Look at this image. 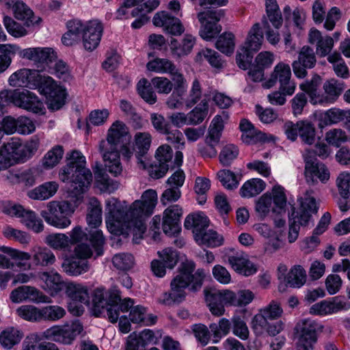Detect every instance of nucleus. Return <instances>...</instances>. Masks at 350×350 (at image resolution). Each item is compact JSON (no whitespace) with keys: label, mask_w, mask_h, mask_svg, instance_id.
I'll return each instance as SVG.
<instances>
[{"label":"nucleus","mask_w":350,"mask_h":350,"mask_svg":"<svg viewBox=\"0 0 350 350\" xmlns=\"http://www.w3.org/2000/svg\"><path fill=\"white\" fill-rule=\"evenodd\" d=\"M69 161L59 173L62 182L70 181L72 191L67 200L51 201L41 211L46 223L58 229H65L71 224L70 217L83 201V194L92 181L91 171L86 167L85 157L77 150L70 152Z\"/></svg>","instance_id":"1"},{"label":"nucleus","mask_w":350,"mask_h":350,"mask_svg":"<svg viewBox=\"0 0 350 350\" xmlns=\"http://www.w3.org/2000/svg\"><path fill=\"white\" fill-rule=\"evenodd\" d=\"M158 196L154 189L145 191L140 200L130 205L116 198L106 202V224L108 230L115 235L133 236L135 242L143 237L146 230V219L154 212Z\"/></svg>","instance_id":"2"},{"label":"nucleus","mask_w":350,"mask_h":350,"mask_svg":"<svg viewBox=\"0 0 350 350\" xmlns=\"http://www.w3.org/2000/svg\"><path fill=\"white\" fill-rule=\"evenodd\" d=\"M195 264L187 261L181 264L178 274L172 280L170 292L165 293L160 301L165 305H172L183 301L186 297V288L196 291L201 288L206 273L199 269L194 273Z\"/></svg>","instance_id":"3"},{"label":"nucleus","mask_w":350,"mask_h":350,"mask_svg":"<svg viewBox=\"0 0 350 350\" xmlns=\"http://www.w3.org/2000/svg\"><path fill=\"white\" fill-rule=\"evenodd\" d=\"M129 135V130L126 125L117 120L108 129L107 141L103 140L99 144V150L103 154L105 167L114 176L120 174L122 171L120 158L121 153L118 150V146L129 143V140L124 143Z\"/></svg>","instance_id":"4"},{"label":"nucleus","mask_w":350,"mask_h":350,"mask_svg":"<svg viewBox=\"0 0 350 350\" xmlns=\"http://www.w3.org/2000/svg\"><path fill=\"white\" fill-rule=\"evenodd\" d=\"M227 3L228 0H199L195 9L198 11L197 17L201 24L200 34L204 40H209L221 31V27L218 23L224 16V11L223 10H202L209 8L211 5L224 6Z\"/></svg>","instance_id":"5"},{"label":"nucleus","mask_w":350,"mask_h":350,"mask_svg":"<svg viewBox=\"0 0 350 350\" xmlns=\"http://www.w3.org/2000/svg\"><path fill=\"white\" fill-rule=\"evenodd\" d=\"M299 206L293 211L290 218L288 241L294 243L298 238L300 226H307L312 215L317 212L315 199L306 193L298 199Z\"/></svg>","instance_id":"6"},{"label":"nucleus","mask_w":350,"mask_h":350,"mask_svg":"<svg viewBox=\"0 0 350 350\" xmlns=\"http://www.w3.org/2000/svg\"><path fill=\"white\" fill-rule=\"evenodd\" d=\"M120 300V290L114 286L106 291L103 287L96 288L92 295L93 311L100 317L106 310L108 319L116 323L119 319L117 302Z\"/></svg>","instance_id":"7"},{"label":"nucleus","mask_w":350,"mask_h":350,"mask_svg":"<svg viewBox=\"0 0 350 350\" xmlns=\"http://www.w3.org/2000/svg\"><path fill=\"white\" fill-rule=\"evenodd\" d=\"M263 41L264 37L260 23H256L249 30L245 41L237 55V63L240 68L247 69L252 59V54L260 49Z\"/></svg>","instance_id":"8"},{"label":"nucleus","mask_w":350,"mask_h":350,"mask_svg":"<svg viewBox=\"0 0 350 350\" xmlns=\"http://www.w3.org/2000/svg\"><path fill=\"white\" fill-rule=\"evenodd\" d=\"M92 256V251L85 243H79L74 249L72 256H66L62 264L63 271L70 276H78L88 271V259Z\"/></svg>","instance_id":"9"},{"label":"nucleus","mask_w":350,"mask_h":350,"mask_svg":"<svg viewBox=\"0 0 350 350\" xmlns=\"http://www.w3.org/2000/svg\"><path fill=\"white\" fill-rule=\"evenodd\" d=\"M40 138L33 135L23 143L19 138L12 137L2 146L5 152L18 163H23L31 158L40 147Z\"/></svg>","instance_id":"10"},{"label":"nucleus","mask_w":350,"mask_h":350,"mask_svg":"<svg viewBox=\"0 0 350 350\" xmlns=\"http://www.w3.org/2000/svg\"><path fill=\"white\" fill-rule=\"evenodd\" d=\"M1 210L3 213L11 215L21 217L22 223L36 233L44 230V224L36 213L32 211H27L21 205L10 202L2 203Z\"/></svg>","instance_id":"11"},{"label":"nucleus","mask_w":350,"mask_h":350,"mask_svg":"<svg viewBox=\"0 0 350 350\" xmlns=\"http://www.w3.org/2000/svg\"><path fill=\"white\" fill-rule=\"evenodd\" d=\"M151 143L152 135L149 132H137L133 136V148H131L129 143H126L120 146V152L127 161L135 153L138 162L142 163V158L148 152Z\"/></svg>","instance_id":"12"},{"label":"nucleus","mask_w":350,"mask_h":350,"mask_svg":"<svg viewBox=\"0 0 350 350\" xmlns=\"http://www.w3.org/2000/svg\"><path fill=\"white\" fill-rule=\"evenodd\" d=\"M321 327L316 321L304 319L297 323V350H312L317 340V332Z\"/></svg>","instance_id":"13"},{"label":"nucleus","mask_w":350,"mask_h":350,"mask_svg":"<svg viewBox=\"0 0 350 350\" xmlns=\"http://www.w3.org/2000/svg\"><path fill=\"white\" fill-rule=\"evenodd\" d=\"M10 298L14 303L48 304L51 302V298L38 288L28 285L21 286L14 289L10 293Z\"/></svg>","instance_id":"14"},{"label":"nucleus","mask_w":350,"mask_h":350,"mask_svg":"<svg viewBox=\"0 0 350 350\" xmlns=\"http://www.w3.org/2000/svg\"><path fill=\"white\" fill-rule=\"evenodd\" d=\"M311 151L308 150L304 154L305 161V176L307 182L315 183H325L329 178L328 168L321 162L311 157Z\"/></svg>","instance_id":"15"},{"label":"nucleus","mask_w":350,"mask_h":350,"mask_svg":"<svg viewBox=\"0 0 350 350\" xmlns=\"http://www.w3.org/2000/svg\"><path fill=\"white\" fill-rule=\"evenodd\" d=\"M350 308V303L345 297L336 296L313 304L310 313L315 315L325 316L337 313Z\"/></svg>","instance_id":"16"},{"label":"nucleus","mask_w":350,"mask_h":350,"mask_svg":"<svg viewBox=\"0 0 350 350\" xmlns=\"http://www.w3.org/2000/svg\"><path fill=\"white\" fill-rule=\"evenodd\" d=\"M316 63V53L310 46L305 45L299 50L297 59L292 63L293 72L297 78L304 79L308 75L307 69L314 68Z\"/></svg>","instance_id":"17"},{"label":"nucleus","mask_w":350,"mask_h":350,"mask_svg":"<svg viewBox=\"0 0 350 350\" xmlns=\"http://www.w3.org/2000/svg\"><path fill=\"white\" fill-rule=\"evenodd\" d=\"M205 301L211 314L216 317L225 313V306H230L229 290L204 291Z\"/></svg>","instance_id":"18"},{"label":"nucleus","mask_w":350,"mask_h":350,"mask_svg":"<svg viewBox=\"0 0 350 350\" xmlns=\"http://www.w3.org/2000/svg\"><path fill=\"white\" fill-rule=\"evenodd\" d=\"M103 31V24L98 20H92L85 23L82 34V42L85 50L92 51L98 46Z\"/></svg>","instance_id":"19"},{"label":"nucleus","mask_w":350,"mask_h":350,"mask_svg":"<svg viewBox=\"0 0 350 350\" xmlns=\"http://www.w3.org/2000/svg\"><path fill=\"white\" fill-rule=\"evenodd\" d=\"M18 55L23 59L33 62L35 64H46L52 62L57 57L56 53L49 47H31L21 49L19 47Z\"/></svg>","instance_id":"20"},{"label":"nucleus","mask_w":350,"mask_h":350,"mask_svg":"<svg viewBox=\"0 0 350 350\" xmlns=\"http://www.w3.org/2000/svg\"><path fill=\"white\" fill-rule=\"evenodd\" d=\"M318 121L321 129L340 122H343L345 126H350V109L330 108L319 114Z\"/></svg>","instance_id":"21"},{"label":"nucleus","mask_w":350,"mask_h":350,"mask_svg":"<svg viewBox=\"0 0 350 350\" xmlns=\"http://www.w3.org/2000/svg\"><path fill=\"white\" fill-rule=\"evenodd\" d=\"M308 42L315 46V53L320 57L329 56L334 46V38L329 36H323L321 32L312 28L308 36Z\"/></svg>","instance_id":"22"},{"label":"nucleus","mask_w":350,"mask_h":350,"mask_svg":"<svg viewBox=\"0 0 350 350\" xmlns=\"http://www.w3.org/2000/svg\"><path fill=\"white\" fill-rule=\"evenodd\" d=\"M153 24L157 27H163L165 32L172 36L181 35L185 31L180 21L165 11L157 12L154 15Z\"/></svg>","instance_id":"23"},{"label":"nucleus","mask_w":350,"mask_h":350,"mask_svg":"<svg viewBox=\"0 0 350 350\" xmlns=\"http://www.w3.org/2000/svg\"><path fill=\"white\" fill-rule=\"evenodd\" d=\"M182 215V208L178 204L170 206L163 211L162 228L165 234L172 236L179 232Z\"/></svg>","instance_id":"24"},{"label":"nucleus","mask_w":350,"mask_h":350,"mask_svg":"<svg viewBox=\"0 0 350 350\" xmlns=\"http://www.w3.org/2000/svg\"><path fill=\"white\" fill-rule=\"evenodd\" d=\"M14 98L15 105L33 113H40L44 108L43 103L38 98L27 90H14Z\"/></svg>","instance_id":"25"},{"label":"nucleus","mask_w":350,"mask_h":350,"mask_svg":"<svg viewBox=\"0 0 350 350\" xmlns=\"http://www.w3.org/2000/svg\"><path fill=\"white\" fill-rule=\"evenodd\" d=\"M228 262L231 267L238 273L244 276H250L257 272V267L248 258L247 255L239 252L228 256Z\"/></svg>","instance_id":"26"},{"label":"nucleus","mask_w":350,"mask_h":350,"mask_svg":"<svg viewBox=\"0 0 350 350\" xmlns=\"http://www.w3.org/2000/svg\"><path fill=\"white\" fill-rule=\"evenodd\" d=\"M239 128L242 133L241 139L247 144H253L258 142H269L272 136H268L266 133L257 130L247 120H241Z\"/></svg>","instance_id":"27"},{"label":"nucleus","mask_w":350,"mask_h":350,"mask_svg":"<svg viewBox=\"0 0 350 350\" xmlns=\"http://www.w3.org/2000/svg\"><path fill=\"white\" fill-rule=\"evenodd\" d=\"M39 278L44 283L42 288L52 297L56 296L63 289H66V283L57 272H42L39 274Z\"/></svg>","instance_id":"28"},{"label":"nucleus","mask_w":350,"mask_h":350,"mask_svg":"<svg viewBox=\"0 0 350 350\" xmlns=\"http://www.w3.org/2000/svg\"><path fill=\"white\" fill-rule=\"evenodd\" d=\"M65 293L74 302L83 304L90 303V291L85 284L76 282H66Z\"/></svg>","instance_id":"29"},{"label":"nucleus","mask_w":350,"mask_h":350,"mask_svg":"<svg viewBox=\"0 0 350 350\" xmlns=\"http://www.w3.org/2000/svg\"><path fill=\"white\" fill-rule=\"evenodd\" d=\"M195 44L196 38L191 34H185L180 40L171 38L169 42L171 53L175 57H182L189 55Z\"/></svg>","instance_id":"30"},{"label":"nucleus","mask_w":350,"mask_h":350,"mask_svg":"<svg viewBox=\"0 0 350 350\" xmlns=\"http://www.w3.org/2000/svg\"><path fill=\"white\" fill-rule=\"evenodd\" d=\"M37 75V70L23 68L18 70L11 75L8 82L13 87H26L34 88Z\"/></svg>","instance_id":"31"},{"label":"nucleus","mask_w":350,"mask_h":350,"mask_svg":"<svg viewBox=\"0 0 350 350\" xmlns=\"http://www.w3.org/2000/svg\"><path fill=\"white\" fill-rule=\"evenodd\" d=\"M7 4L10 5L13 4V13L14 17L24 21L26 26L29 27L39 22L40 18L37 19L34 17L33 12L23 2L14 0H8Z\"/></svg>","instance_id":"32"},{"label":"nucleus","mask_w":350,"mask_h":350,"mask_svg":"<svg viewBox=\"0 0 350 350\" xmlns=\"http://www.w3.org/2000/svg\"><path fill=\"white\" fill-rule=\"evenodd\" d=\"M0 251L3 254H0V268L10 269L14 267V263L11 262L8 257L14 260H28L31 256L27 252L19 251L10 247L1 246Z\"/></svg>","instance_id":"33"},{"label":"nucleus","mask_w":350,"mask_h":350,"mask_svg":"<svg viewBox=\"0 0 350 350\" xmlns=\"http://www.w3.org/2000/svg\"><path fill=\"white\" fill-rule=\"evenodd\" d=\"M59 185L55 181H49L27 192V196L36 200H46L52 198L57 191Z\"/></svg>","instance_id":"34"},{"label":"nucleus","mask_w":350,"mask_h":350,"mask_svg":"<svg viewBox=\"0 0 350 350\" xmlns=\"http://www.w3.org/2000/svg\"><path fill=\"white\" fill-rule=\"evenodd\" d=\"M208 219L202 212L193 213L187 216L184 226L187 229L191 230L193 237L206 230L208 226Z\"/></svg>","instance_id":"35"},{"label":"nucleus","mask_w":350,"mask_h":350,"mask_svg":"<svg viewBox=\"0 0 350 350\" xmlns=\"http://www.w3.org/2000/svg\"><path fill=\"white\" fill-rule=\"evenodd\" d=\"M291 78V70L288 64L284 62L278 63L273 69L270 78L263 83V87L270 88L275 85L278 81L279 83Z\"/></svg>","instance_id":"36"},{"label":"nucleus","mask_w":350,"mask_h":350,"mask_svg":"<svg viewBox=\"0 0 350 350\" xmlns=\"http://www.w3.org/2000/svg\"><path fill=\"white\" fill-rule=\"evenodd\" d=\"M208 96L204 95V98L198 103L196 107L188 113V123L197 125L203 122L208 113Z\"/></svg>","instance_id":"37"},{"label":"nucleus","mask_w":350,"mask_h":350,"mask_svg":"<svg viewBox=\"0 0 350 350\" xmlns=\"http://www.w3.org/2000/svg\"><path fill=\"white\" fill-rule=\"evenodd\" d=\"M323 92L329 105L334 103L345 89L344 83L335 79L326 81L323 85Z\"/></svg>","instance_id":"38"},{"label":"nucleus","mask_w":350,"mask_h":350,"mask_svg":"<svg viewBox=\"0 0 350 350\" xmlns=\"http://www.w3.org/2000/svg\"><path fill=\"white\" fill-rule=\"evenodd\" d=\"M130 321L133 323H142L148 326L155 324L157 317L152 314L147 315V310L141 305L133 307L129 313Z\"/></svg>","instance_id":"39"},{"label":"nucleus","mask_w":350,"mask_h":350,"mask_svg":"<svg viewBox=\"0 0 350 350\" xmlns=\"http://www.w3.org/2000/svg\"><path fill=\"white\" fill-rule=\"evenodd\" d=\"M86 220L88 226L94 228H96L102 224L101 204L95 198H91L89 200Z\"/></svg>","instance_id":"40"},{"label":"nucleus","mask_w":350,"mask_h":350,"mask_svg":"<svg viewBox=\"0 0 350 350\" xmlns=\"http://www.w3.org/2000/svg\"><path fill=\"white\" fill-rule=\"evenodd\" d=\"M194 239L199 245L212 247L220 246L224 241L221 235L211 229H206L198 235H196Z\"/></svg>","instance_id":"41"},{"label":"nucleus","mask_w":350,"mask_h":350,"mask_svg":"<svg viewBox=\"0 0 350 350\" xmlns=\"http://www.w3.org/2000/svg\"><path fill=\"white\" fill-rule=\"evenodd\" d=\"M33 262L35 265L47 267L53 265L56 261L54 253L46 247H38L33 251Z\"/></svg>","instance_id":"42"},{"label":"nucleus","mask_w":350,"mask_h":350,"mask_svg":"<svg viewBox=\"0 0 350 350\" xmlns=\"http://www.w3.org/2000/svg\"><path fill=\"white\" fill-rule=\"evenodd\" d=\"M265 183L260 178H252L241 186L239 193L241 197L250 198L260 193L265 189Z\"/></svg>","instance_id":"43"},{"label":"nucleus","mask_w":350,"mask_h":350,"mask_svg":"<svg viewBox=\"0 0 350 350\" xmlns=\"http://www.w3.org/2000/svg\"><path fill=\"white\" fill-rule=\"evenodd\" d=\"M23 336V332L19 329L10 327L1 332L0 335V342L3 347L11 349L20 342Z\"/></svg>","instance_id":"44"},{"label":"nucleus","mask_w":350,"mask_h":350,"mask_svg":"<svg viewBox=\"0 0 350 350\" xmlns=\"http://www.w3.org/2000/svg\"><path fill=\"white\" fill-rule=\"evenodd\" d=\"M230 306L244 307L249 305L254 299V293L249 289H241L237 292L229 290Z\"/></svg>","instance_id":"45"},{"label":"nucleus","mask_w":350,"mask_h":350,"mask_svg":"<svg viewBox=\"0 0 350 350\" xmlns=\"http://www.w3.org/2000/svg\"><path fill=\"white\" fill-rule=\"evenodd\" d=\"M156 158L160 163V170L155 175L157 178L163 176L168 170V164L172 158V150L168 145L160 146L156 152Z\"/></svg>","instance_id":"46"},{"label":"nucleus","mask_w":350,"mask_h":350,"mask_svg":"<svg viewBox=\"0 0 350 350\" xmlns=\"http://www.w3.org/2000/svg\"><path fill=\"white\" fill-rule=\"evenodd\" d=\"M44 242L54 250H66L70 248V239L65 233L49 234L45 237Z\"/></svg>","instance_id":"47"},{"label":"nucleus","mask_w":350,"mask_h":350,"mask_svg":"<svg viewBox=\"0 0 350 350\" xmlns=\"http://www.w3.org/2000/svg\"><path fill=\"white\" fill-rule=\"evenodd\" d=\"M211 91L203 92L201 83L199 80L195 79L190 87L189 94L185 100V106L187 108H191L197 105L204 98L206 94H210Z\"/></svg>","instance_id":"48"},{"label":"nucleus","mask_w":350,"mask_h":350,"mask_svg":"<svg viewBox=\"0 0 350 350\" xmlns=\"http://www.w3.org/2000/svg\"><path fill=\"white\" fill-rule=\"evenodd\" d=\"M19 46L16 44H0V73L4 72L10 66L12 57L18 54Z\"/></svg>","instance_id":"49"},{"label":"nucleus","mask_w":350,"mask_h":350,"mask_svg":"<svg viewBox=\"0 0 350 350\" xmlns=\"http://www.w3.org/2000/svg\"><path fill=\"white\" fill-rule=\"evenodd\" d=\"M146 68L149 71L165 74L172 73L176 70L174 64L166 58H155L147 63Z\"/></svg>","instance_id":"50"},{"label":"nucleus","mask_w":350,"mask_h":350,"mask_svg":"<svg viewBox=\"0 0 350 350\" xmlns=\"http://www.w3.org/2000/svg\"><path fill=\"white\" fill-rule=\"evenodd\" d=\"M44 70H37V75L35 77L36 83L34 88H39L40 92L45 96L50 94L55 90V88H61L62 86L58 85L57 82L51 77L42 75L40 72Z\"/></svg>","instance_id":"51"},{"label":"nucleus","mask_w":350,"mask_h":350,"mask_svg":"<svg viewBox=\"0 0 350 350\" xmlns=\"http://www.w3.org/2000/svg\"><path fill=\"white\" fill-rule=\"evenodd\" d=\"M66 90L64 87L55 88L54 91L46 96L49 109L52 111L61 109L66 103Z\"/></svg>","instance_id":"52"},{"label":"nucleus","mask_w":350,"mask_h":350,"mask_svg":"<svg viewBox=\"0 0 350 350\" xmlns=\"http://www.w3.org/2000/svg\"><path fill=\"white\" fill-rule=\"evenodd\" d=\"M271 196L273 204L272 211L281 213L285 210L286 206V196L284 189L281 186H274L271 192H268Z\"/></svg>","instance_id":"53"},{"label":"nucleus","mask_w":350,"mask_h":350,"mask_svg":"<svg viewBox=\"0 0 350 350\" xmlns=\"http://www.w3.org/2000/svg\"><path fill=\"white\" fill-rule=\"evenodd\" d=\"M288 284L293 288H300L306 282V272L301 265H294L286 278Z\"/></svg>","instance_id":"54"},{"label":"nucleus","mask_w":350,"mask_h":350,"mask_svg":"<svg viewBox=\"0 0 350 350\" xmlns=\"http://www.w3.org/2000/svg\"><path fill=\"white\" fill-rule=\"evenodd\" d=\"M83 327L79 321H74L70 325L62 326V343L64 345H70L83 332Z\"/></svg>","instance_id":"55"},{"label":"nucleus","mask_w":350,"mask_h":350,"mask_svg":"<svg viewBox=\"0 0 350 350\" xmlns=\"http://www.w3.org/2000/svg\"><path fill=\"white\" fill-rule=\"evenodd\" d=\"M64 154V150L61 146H55L44 156L42 164L45 169H51L57 165Z\"/></svg>","instance_id":"56"},{"label":"nucleus","mask_w":350,"mask_h":350,"mask_svg":"<svg viewBox=\"0 0 350 350\" xmlns=\"http://www.w3.org/2000/svg\"><path fill=\"white\" fill-rule=\"evenodd\" d=\"M327 61L333 65L334 72L338 77L343 79L349 77V68L339 53H331L327 57Z\"/></svg>","instance_id":"57"},{"label":"nucleus","mask_w":350,"mask_h":350,"mask_svg":"<svg viewBox=\"0 0 350 350\" xmlns=\"http://www.w3.org/2000/svg\"><path fill=\"white\" fill-rule=\"evenodd\" d=\"M66 314V310L58 305H50L41 308V321H57Z\"/></svg>","instance_id":"58"},{"label":"nucleus","mask_w":350,"mask_h":350,"mask_svg":"<svg viewBox=\"0 0 350 350\" xmlns=\"http://www.w3.org/2000/svg\"><path fill=\"white\" fill-rule=\"evenodd\" d=\"M234 35L231 32H224L218 38L215 46L223 53L230 55L234 52L235 42Z\"/></svg>","instance_id":"59"},{"label":"nucleus","mask_w":350,"mask_h":350,"mask_svg":"<svg viewBox=\"0 0 350 350\" xmlns=\"http://www.w3.org/2000/svg\"><path fill=\"white\" fill-rule=\"evenodd\" d=\"M16 312L18 317L27 321H41V308L33 305H23L16 309Z\"/></svg>","instance_id":"60"},{"label":"nucleus","mask_w":350,"mask_h":350,"mask_svg":"<svg viewBox=\"0 0 350 350\" xmlns=\"http://www.w3.org/2000/svg\"><path fill=\"white\" fill-rule=\"evenodd\" d=\"M42 70H46V72L50 74L55 75L57 77L64 81H69L72 79L69 67L62 60L57 61L53 68L47 66V68L46 67H43Z\"/></svg>","instance_id":"61"},{"label":"nucleus","mask_w":350,"mask_h":350,"mask_svg":"<svg viewBox=\"0 0 350 350\" xmlns=\"http://www.w3.org/2000/svg\"><path fill=\"white\" fill-rule=\"evenodd\" d=\"M298 125H299V135L302 142L307 144H312L316 135L314 125L308 120L298 121Z\"/></svg>","instance_id":"62"},{"label":"nucleus","mask_w":350,"mask_h":350,"mask_svg":"<svg viewBox=\"0 0 350 350\" xmlns=\"http://www.w3.org/2000/svg\"><path fill=\"white\" fill-rule=\"evenodd\" d=\"M325 139L329 145L339 147L342 144L347 142L349 137L344 130L335 128L326 132Z\"/></svg>","instance_id":"63"},{"label":"nucleus","mask_w":350,"mask_h":350,"mask_svg":"<svg viewBox=\"0 0 350 350\" xmlns=\"http://www.w3.org/2000/svg\"><path fill=\"white\" fill-rule=\"evenodd\" d=\"M211 187V181L205 177L196 178L194 185V191L197 195L196 200L200 204H204L206 201V193Z\"/></svg>","instance_id":"64"}]
</instances>
